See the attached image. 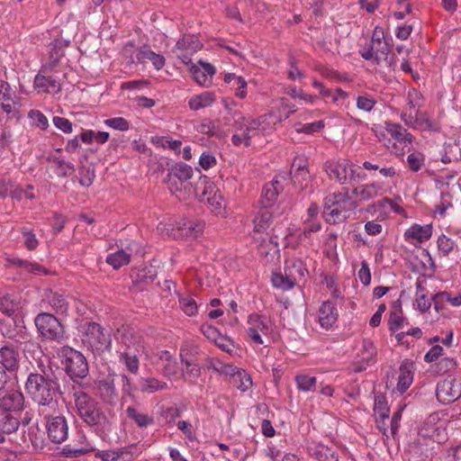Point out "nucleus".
<instances>
[{"label":"nucleus","mask_w":461,"mask_h":461,"mask_svg":"<svg viewBox=\"0 0 461 461\" xmlns=\"http://www.w3.org/2000/svg\"><path fill=\"white\" fill-rule=\"evenodd\" d=\"M94 450V446L86 440L85 436H79L77 440H74L64 448V452L71 456H78Z\"/></svg>","instance_id":"27"},{"label":"nucleus","mask_w":461,"mask_h":461,"mask_svg":"<svg viewBox=\"0 0 461 461\" xmlns=\"http://www.w3.org/2000/svg\"><path fill=\"white\" fill-rule=\"evenodd\" d=\"M14 101L12 96V90L9 84L0 80V107L6 113H12Z\"/></svg>","instance_id":"32"},{"label":"nucleus","mask_w":461,"mask_h":461,"mask_svg":"<svg viewBox=\"0 0 461 461\" xmlns=\"http://www.w3.org/2000/svg\"><path fill=\"white\" fill-rule=\"evenodd\" d=\"M318 320L320 325L325 329H330L338 320V311L332 302H324L319 309Z\"/></svg>","instance_id":"21"},{"label":"nucleus","mask_w":461,"mask_h":461,"mask_svg":"<svg viewBox=\"0 0 461 461\" xmlns=\"http://www.w3.org/2000/svg\"><path fill=\"white\" fill-rule=\"evenodd\" d=\"M50 304L58 314H64L68 309V303L66 298L58 294H55L50 297Z\"/></svg>","instance_id":"46"},{"label":"nucleus","mask_w":461,"mask_h":461,"mask_svg":"<svg viewBox=\"0 0 461 461\" xmlns=\"http://www.w3.org/2000/svg\"><path fill=\"white\" fill-rule=\"evenodd\" d=\"M20 356L17 350L11 346L0 348V363L7 370H15L18 367Z\"/></svg>","instance_id":"28"},{"label":"nucleus","mask_w":461,"mask_h":461,"mask_svg":"<svg viewBox=\"0 0 461 461\" xmlns=\"http://www.w3.org/2000/svg\"><path fill=\"white\" fill-rule=\"evenodd\" d=\"M63 363L67 373L72 378H84L88 374V365L86 357L72 348L62 349Z\"/></svg>","instance_id":"8"},{"label":"nucleus","mask_w":461,"mask_h":461,"mask_svg":"<svg viewBox=\"0 0 461 461\" xmlns=\"http://www.w3.org/2000/svg\"><path fill=\"white\" fill-rule=\"evenodd\" d=\"M181 59L182 61L189 68L194 79L198 83V85H201V72L199 66L202 64V60L197 59L196 63H193L192 59L186 54H183Z\"/></svg>","instance_id":"50"},{"label":"nucleus","mask_w":461,"mask_h":461,"mask_svg":"<svg viewBox=\"0 0 461 461\" xmlns=\"http://www.w3.org/2000/svg\"><path fill=\"white\" fill-rule=\"evenodd\" d=\"M323 127H324L323 122L321 121H319V122L301 125L300 128H296V131L312 134L315 131H318L319 130H321Z\"/></svg>","instance_id":"64"},{"label":"nucleus","mask_w":461,"mask_h":461,"mask_svg":"<svg viewBox=\"0 0 461 461\" xmlns=\"http://www.w3.org/2000/svg\"><path fill=\"white\" fill-rule=\"evenodd\" d=\"M34 87L38 92L56 94L61 89V84L52 77L37 75L34 78Z\"/></svg>","instance_id":"24"},{"label":"nucleus","mask_w":461,"mask_h":461,"mask_svg":"<svg viewBox=\"0 0 461 461\" xmlns=\"http://www.w3.org/2000/svg\"><path fill=\"white\" fill-rule=\"evenodd\" d=\"M415 297L417 307L420 312H425L430 308L431 302L428 298V292L420 280H417L416 282Z\"/></svg>","instance_id":"35"},{"label":"nucleus","mask_w":461,"mask_h":461,"mask_svg":"<svg viewBox=\"0 0 461 461\" xmlns=\"http://www.w3.org/2000/svg\"><path fill=\"white\" fill-rule=\"evenodd\" d=\"M56 173L59 176H69L74 172V166L62 159H58L56 161Z\"/></svg>","instance_id":"59"},{"label":"nucleus","mask_w":461,"mask_h":461,"mask_svg":"<svg viewBox=\"0 0 461 461\" xmlns=\"http://www.w3.org/2000/svg\"><path fill=\"white\" fill-rule=\"evenodd\" d=\"M308 453L318 461H338L335 451L322 444H312L307 447Z\"/></svg>","instance_id":"26"},{"label":"nucleus","mask_w":461,"mask_h":461,"mask_svg":"<svg viewBox=\"0 0 461 461\" xmlns=\"http://www.w3.org/2000/svg\"><path fill=\"white\" fill-rule=\"evenodd\" d=\"M128 417L132 419L134 422L140 428L148 427L153 423V418L147 413L138 411L133 407H128L126 409Z\"/></svg>","instance_id":"39"},{"label":"nucleus","mask_w":461,"mask_h":461,"mask_svg":"<svg viewBox=\"0 0 461 461\" xmlns=\"http://www.w3.org/2000/svg\"><path fill=\"white\" fill-rule=\"evenodd\" d=\"M157 229L161 236L172 237L174 239L177 237L176 233H175V231H174L173 223L171 221H169V222L161 221L158 224Z\"/></svg>","instance_id":"63"},{"label":"nucleus","mask_w":461,"mask_h":461,"mask_svg":"<svg viewBox=\"0 0 461 461\" xmlns=\"http://www.w3.org/2000/svg\"><path fill=\"white\" fill-rule=\"evenodd\" d=\"M407 163L412 171L417 172L424 165V156L420 153H411L407 157Z\"/></svg>","instance_id":"57"},{"label":"nucleus","mask_w":461,"mask_h":461,"mask_svg":"<svg viewBox=\"0 0 461 461\" xmlns=\"http://www.w3.org/2000/svg\"><path fill=\"white\" fill-rule=\"evenodd\" d=\"M78 330L83 336V342L94 352L100 354L110 350L112 344L110 332L104 330L98 323H81Z\"/></svg>","instance_id":"5"},{"label":"nucleus","mask_w":461,"mask_h":461,"mask_svg":"<svg viewBox=\"0 0 461 461\" xmlns=\"http://www.w3.org/2000/svg\"><path fill=\"white\" fill-rule=\"evenodd\" d=\"M357 207L348 190L328 194L323 201V217L330 224H338L347 221L349 212Z\"/></svg>","instance_id":"2"},{"label":"nucleus","mask_w":461,"mask_h":461,"mask_svg":"<svg viewBox=\"0 0 461 461\" xmlns=\"http://www.w3.org/2000/svg\"><path fill=\"white\" fill-rule=\"evenodd\" d=\"M75 405L77 414L88 425H96L103 419L97 403L88 394L78 391L74 393Z\"/></svg>","instance_id":"7"},{"label":"nucleus","mask_w":461,"mask_h":461,"mask_svg":"<svg viewBox=\"0 0 461 461\" xmlns=\"http://www.w3.org/2000/svg\"><path fill=\"white\" fill-rule=\"evenodd\" d=\"M203 176V195L212 194L207 198L208 208L216 216H224L226 212L225 201L213 182L205 180Z\"/></svg>","instance_id":"16"},{"label":"nucleus","mask_w":461,"mask_h":461,"mask_svg":"<svg viewBox=\"0 0 461 461\" xmlns=\"http://www.w3.org/2000/svg\"><path fill=\"white\" fill-rule=\"evenodd\" d=\"M198 354L199 347L191 344L185 345L180 351L181 362L185 366L184 375L190 381L200 375Z\"/></svg>","instance_id":"13"},{"label":"nucleus","mask_w":461,"mask_h":461,"mask_svg":"<svg viewBox=\"0 0 461 461\" xmlns=\"http://www.w3.org/2000/svg\"><path fill=\"white\" fill-rule=\"evenodd\" d=\"M141 345L137 341L126 338L122 341V345L118 349L119 361L121 364L132 374H136L139 370L138 354L141 349Z\"/></svg>","instance_id":"11"},{"label":"nucleus","mask_w":461,"mask_h":461,"mask_svg":"<svg viewBox=\"0 0 461 461\" xmlns=\"http://www.w3.org/2000/svg\"><path fill=\"white\" fill-rule=\"evenodd\" d=\"M24 406V398L19 390L0 392V410L21 416Z\"/></svg>","instance_id":"18"},{"label":"nucleus","mask_w":461,"mask_h":461,"mask_svg":"<svg viewBox=\"0 0 461 461\" xmlns=\"http://www.w3.org/2000/svg\"><path fill=\"white\" fill-rule=\"evenodd\" d=\"M391 49L384 39V31L375 27L370 42L359 50L360 56L366 60L373 59L379 66L393 68L395 56H390Z\"/></svg>","instance_id":"3"},{"label":"nucleus","mask_w":461,"mask_h":461,"mask_svg":"<svg viewBox=\"0 0 461 461\" xmlns=\"http://www.w3.org/2000/svg\"><path fill=\"white\" fill-rule=\"evenodd\" d=\"M412 383V374L411 370L405 366H402L400 368V375L398 378L397 389L401 393H404Z\"/></svg>","instance_id":"42"},{"label":"nucleus","mask_w":461,"mask_h":461,"mask_svg":"<svg viewBox=\"0 0 461 461\" xmlns=\"http://www.w3.org/2000/svg\"><path fill=\"white\" fill-rule=\"evenodd\" d=\"M436 395L437 399L444 404L454 402L461 396V381L447 377L438 382Z\"/></svg>","instance_id":"14"},{"label":"nucleus","mask_w":461,"mask_h":461,"mask_svg":"<svg viewBox=\"0 0 461 461\" xmlns=\"http://www.w3.org/2000/svg\"><path fill=\"white\" fill-rule=\"evenodd\" d=\"M285 270L294 285L303 280L307 274V269L300 259L287 261Z\"/></svg>","instance_id":"29"},{"label":"nucleus","mask_w":461,"mask_h":461,"mask_svg":"<svg viewBox=\"0 0 461 461\" xmlns=\"http://www.w3.org/2000/svg\"><path fill=\"white\" fill-rule=\"evenodd\" d=\"M179 303L181 309L186 315H194L198 311V305L196 302L190 296H182L179 299Z\"/></svg>","instance_id":"54"},{"label":"nucleus","mask_w":461,"mask_h":461,"mask_svg":"<svg viewBox=\"0 0 461 461\" xmlns=\"http://www.w3.org/2000/svg\"><path fill=\"white\" fill-rule=\"evenodd\" d=\"M385 130L391 138L401 145L402 150L411 144L413 140V136L398 123L386 122ZM394 147L397 149L396 143H394Z\"/></svg>","instance_id":"20"},{"label":"nucleus","mask_w":461,"mask_h":461,"mask_svg":"<svg viewBox=\"0 0 461 461\" xmlns=\"http://www.w3.org/2000/svg\"><path fill=\"white\" fill-rule=\"evenodd\" d=\"M271 281L275 287L282 290H289L295 285L285 272V275L277 273L273 274Z\"/></svg>","instance_id":"45"},{"label":"nucleus","mask_w":461,"mask_h":461,"mask_svg":"<svg viewBox=\"0 0 461 461\" xmlns=\"http://www.w3.org/2000/svg\"><path fill=\"white\" fill-rule=\"evenodd\" d=\"M404 318L402 316L401 306H394V309L390 313L389 330L393 332L401 329L403 325Z\"/></svg>","instance_id":"44"},{"label":"nucleus","mask_w":461,"mask_h":461,"mask_svg":"<svg viewBox=\"0 0 461 461\" xmlns=\"http://www.w3.org/2000/svg\"><path fill=\"white\" fill-rule=\"evenodd\" d=\"M52 122L53 124L64 133H71L73 131L72 123L67 118L54 116Z\"/></svg>","instance_id":"60"},{"label":"nucleus","mask_w":461,"mask_h":461,"mask_svg":"<svg viewBox=\"0 0 461 461\" xmlns=\"http://www.w3.org/2000/svg\"><path fill=\"white\" fill-rule=\"evenodd\" d=\"M440 301H448L453 306L461 305V296L451 297L450 294L447 292H442L435 294L433 296L434 306L436 310H438V302Z\"/></svg>","instance_id":"56"},{"label":"nucleus","mask_w":461,"mask_h":461,"mask_svg":"<svg viewBox=\"0 0 461 461\" xmlns=\"http://www.w3.org/2000/svg\"><path fill=\"white\" fill-rule=\"evenodd\" d=\"M232 382L241 392H246L252 386L251 377L244 370L239 371Z\"/></svg>","instance_id":"47"},{"label":"nucleus","mask_w":461,"mask_h":461,"mask_svg":"<svg viewBox=\"0 0 461 461\" xmlns=\"http://www.w3.org/2000/svg\"><path fill=\"white\" fill-rule=\"evenodd\" d=\"M47 433L50 439L54 443H62L68 438V426L63 416H51L47 418Z\"/></svg>","instance_id":"17"},{"label":"nucleus","mask_w":461,"mask_h":461,"mask_svg":"<svg viewBox=\"0 0 461 461\" xmlns=\"http://www.w3.org/2000/svg\"><path fill=\"white\" fill-rule=\"evenodd\" d=\"M123 56L130 59L131 62H134L135 59L140 63L151 62L153 67L159 70L165 65V59L163 56L155 53L148 47L136 49L133 44H127L122 50Z\"/></svg>","instance_id":"10"},{"label":"nucleus","mask_w":461,"mask_h":461,"mask_svg":"<svg viewBox=\"0 0 461 461\" xmlns=\"http://www.w3.org/2000/svg\"><path fill=\"white\" fill-rule=\"evenodd\" d=\"M131 249L130 248L117 249L107 255L106 262L113 269H119L120 267L127 265L131 260Z\"/></svg>","instance_id":"30"},{"label":"nucleus","mask_w":461,"mask_h":461,"mask_svg":"<svg viewBox=\"0 0 461 461\" xmlns=\"http://www.w3.org/2000/svg\"><path fill=\"white\" fill-rule=\"evenodd\" d=\"M28 118L35 126L41 130H46L49 127L47 117L39 110H31L28 113Z\"/></svg>","instance_id":"53"},{"label":"nucleus","mask_w":461,"mask_h":461,"mask_svg":"<svg viewBox=\"0 0 461 461\" xmlns=\"http://www.w3.org/2000/svg\"><path fill=\"white\" fill-rule=\"evenodd\" d=\"M95 456L103 461H131L134 456L129 447H122L115 450H99Z\"/></svg>","instance_id":"22"},{"label":"nucleus","mask_w":461,"mask_h":461,"mask_svg":"<svg viewBox=\"0 0 461 461\" xmlns=\"http://www.w3.org/2000/svg\"><path fill=\"white\" fill-rule=\"evenodd\" d=\"M357 276L360 282L364 285H369L371 282V272L368 266V263L366 260L361 262V267L358 270Z\"/></svg>","instance_id":"61"},{"label":"nucleus","mask_w":461,"mask_h":461,"mask_svg":"<svg viewBox=\"0 0 461 461\" xmlns=\"http://www.w3.org/2000/svg\"><path fill=\"white\" fill-rule=\"evenodd\" d=\"M39 332L46 339L60 341L63 339V328L59 321L50 313H41L35 318Z\"/></svg>","instance_id":"12"},{"label":"nucleus","mask_w":461,"mask_h":461,"mask_svg":"<svg viewBox=\"0 0 461 461\" xmlns=\"http://www.w3.org/2000/svg\"><path fill=\"white\" fill-rule=\"evenodd\" d=\"M362 347L363 348L360 353L361 360L366 365L373 363L376 354V349L374 344L369 340H364Z\"/></svg>","instance_id":"48"},{"label":"nucleus","mask_w":461,"mask_h":461,"mask_svg":"<svg viewBox=\"0 0 461 461\" xmlns=\"http://www.w3.org/2000/svg\"><path fill=\"white\" fill-rule=\"evenodd\" d=\"M25 390L31 398L41 405H50L58 392L56 382L41 374H30L25 383Z\"/></svg>","instance_id":"4"},{"label":"nucleus","mask_w":461,"mask_h":461,"mask_svg":"<svg viewBox=\"0 0 461 461\" xmlns=\"http://www.w3.org/2000/svg\"><path fill=\"white\" fill-rule=\"evenodd\" d=\"M295 383L300 391L312 392L315 390L317 379L308 375H298L295 376Z\"/></svg>","instance_id":"41"},{"label":"nucleus","mask_w":461,"mask_h":461,"mask_svg":"<svg viewBox=\"0 0 461 461\" xmlns=\"http://www.w3.org/2000/svg\"><path fill=\"white\" fill-rule=\"evenodd\" d=\"M19 308V300L12 295H4L0 300V311L9 317L14 316Z\"/></svg>","instance_id":"36"},{"label":"nucleus","mask_w":461,"mask_h":461,"mask_svg":"<svg viewBox=\"0 0 461 461\" xmlns=\"http://www.w3.org/2000/svg\"><path fill=\"white\" fill-rule=\"evenodd\" d=\"M152 143L157 146H160L164 149H169L175 151L176 153L180 152L181 141L176 140H172L169 137H153L151 139Z\"/></svg>","instance_id":"43"},{"label":"nucleus","mask_w":461,"mask_h":461,"mask_svg":"<svg viewBox=\"0 0 461 461\" xmlns=\"http://www.w3.org/2000/svg\"><path fill=\"white\" fill-rule=\"evenodd\" d=\"M169 174H171L172 180L177 178L180 181V185H183L186 180L192 177L193 169L185 163H178L172 168Z\"/></svg>","instance_id":"37"},{"label":"nucleus","mask_w":461,"mask_h":461,"mask_svg":"<svg viewBox=\"0 0 461 461\" xmlns=\"http://www.w3.org/2000/svg\"><path fill=\"white\" fill-rule=\"evenodd\" d=\"M286 181V177L282 176L266 184L258 202L259 206L265 209H271L276 203L278 194L284 190Z\"/></svg>","instance_id":"15"},{"label":"nucleus","mask_w":461,"mask_h":461,"mask_svg":"<svg viewBox=\"0 0 461 461\" xmlns=\"http://www.w3.org/2000/svg\"><path fill=\"white\" fill-rule=\"evenodd\" d=\"M223 126L226 125L223 123L222 119L217 121L209 120L208 122H203V134L218 139H224L228 137L229 130H224L222 128Z\"/></svg>","instance_id":"33"},{"label":"nucleus","mask_w":461,"mask_h":461,"mask_svg":"<svg viewBox=\"0 0 461 461\" xmlns=\"http://www.w3.org/2000/svg\"><path fill=\"white\" fill-rule=\"evenodd\" d=\"M437 243L438 253L442 257H447L453 250L455 246V241L445 235L439 236Z\"/></svg>","instance_id":"49"},{"label":"nucleus","mask_w":461,"mask_h":461,"mask_svg":"<svg viewBox=\"0 0 461 461\" xmlns=\"http://www.w3.org/2000/svg\"><path fill=\"white\" fill-rule=\"evenodd\" d=\"M432 235V227L430 224L424 226L419 224L411 225L404 233L405 240L416 245L430 239Z\"/></svg>","instance_id":"19"},{"label":"nucleus","mask_w":461,"mask_h":461,"mask_svg":"<svg viewBox=\"0 0 461 461\" xmlns=\"http://www.w3.org/2000/svg\"><path fill=\"white\" fill-rule=\"evenodd\" d=\"M162 372L165 376L171 378L178 374L177 363L175 359L166 362L162 366Z\"/></svg>","instance_id":"62"},{"label":"nucleus","mask_w":461,"mask_h":461,"mask_svg":"<svg viewBox=\"0 0 461 461\" xmlns=\"http://www.w3.org/2000/svg\"><path fill=\"white\" fill-rule=\"evenodd\" d=\"M223 123L232 126L235 132L231 137V142L235 147L241 145L249 147L251 139L258 134L260 122L256 119L245 117L240 111H230L222 117Z\"/></svg>","instance_id":"1"},{"label":"nucleus","mask_w":461,"mask_h":461,"mask_svg":"<svg viewBox=\"0 0 461 461\" xmlns=\"http://www.w3.org/2000/svg\"><path fill=\"white\" fill-rule=\"evenodd\" d=\"M324 170L330 180H334L341 185L360 177L356 172V166L347 159L327 161L324 164Z\"/></svg>","instance_id":"6"},{"label":"nucleus","mask_w":461,"mask_h":461,"mask_svg":"<svg viewBox=\"0 0 461 461\" xmlns=\"http://www.w3.org/2000/svg\"><path fill=\"white\" fill-rule=\"evenodd\" d=\"M203 335L221 350L227 353H230L233 350V342L227 337L221 334L218 330L208 326L206 330H203Z\"/></svg>","instance_id":"23"},{"label":"nucleus","mask_w":461,"mask_h":461,"mask_svg":"<svg viewBox=\"0 0 461 461\" xmlns=\"http://www.w3.org/2000/svg\"><path fill=\"white\" fill-rule=\"evenodd\" d=\"M21 416L6 411L0 410V432L11 434L15 432L20 426Z\"/></svg>","instance_id":"25"},{"label":"nucleus","mask_w":461,"mask_h":461,"mask_svg":"<svg viewBox=\"0 0 461 461\" xmlns=\"http://www.w3.org/2000/svg\"><path fill=\"white\" fill-rule=\"evenodd\" d=\"M375 104V99L369 95H358L356 99V105L357 109L366 113L371 112Z\"/></svg>","instance_id":"52"},{"label":"nucleus","mask_w":461,"mask_h":461,"mask_svg":"<svg viewBox=\"0 0 461 461\" xmlns=\"http://www.w3.org/2000/svg\"><path fill=\"white\" fill-rule=\"evenodd\" d=\"M381 191V185L376 183L361 185L352 190V194L361 201H367L376 197Z\"/></svg>","instance_id":"31"},{"label":"nucleus","mask_w":461,"mask_h":461,"mask_svg":"<svg viewBox=\"0 0 461 461\" xmlns=\"http://www.w3.org/2000/svg\"><path fill=\"white\" fill-rule=\"evenodd\" d=\"M6 260L9 264L17 266L19 267L24 268L28 272L36 274V275H47L48 271L42 267L41 266L36 263H30L28 261H24L16 258H7Z\"/></svg>","instance_id":"38"},{"label":"nucleus","mask_w":461,"mask_h":461,"mask_svg":"<svg viewBox=\"0 0 461 461\" xmlns=\"http://www.w3.org/2000/svg\"><path fill=\"white\" fill-rule=\"evenodd\" d=\"M416 118L417 122L415 124V129H419L420 131L434 130L432 122L427 113L417 111Z\"/></svg>","instance_id":"55"},{"label":"nucleus","mask_w":461,"mask_h":461,"mask_svg":"<svg viewBox=\"0 0 461 461\" xmlns=\"http://www.w3.org/2000/svg\"><path fill=\"white\" fill-rule=\"evenodd\" d=\"M408 98V108H406V111H419L416 109L417 106H420V100L421 99V95L416 90L411 89L408 92L407 95Z\"/></svg>","instance_id":"58"},{"label":"nucleus","mask_w":461,"mask_h":461,"mask_svg":"<svg viewBox=\"0 0 461 461\" xmlns=\"http://www.w3.org/2000/svg\"><path fill=\"white\" fill-rule=\"evenodd\" d=\"M167 388V383L157 378H145L141 380L140 389L144 393H153Z\"/></svg>","instance_id":"40"},{"label":"nucleus","mask_w":461,"mask_h":461,"mask_svg":"<svg viewBox=\"0 0 461 461\" xmlns=\"http://www.w3.org/2000/svg\"><path fill=\"white\" fill-rule=\"evenodd\" d=\"M104 123L105 126L120 131H127L130 129V122L122 117L106 119Z\"/></svg>","instance_id":"51"},{"label":"nucleus","mask_w":461,"mask_h":461,"mask_svg":"<svg viewBox=\"0 0 461 461\" xmlns=\"http://www.w3.org/2000/svg\"><path fill=\"white\" fill-rule=\"evenodd\" d=\"M246 333L251 344L260 346L265 344L263 337H267L272 331L271 323L267 318L258 314L249 316Z\"/></svg>","instance_id":"9"},{"label":"nucleus","mask_w":461,"mask_h":461,"mask_svg":"<svg viewBox=\"0 0 461 461\" xmlns=\"http://www.w3.org/2000/svg\"><path fill=\"white\" fill-rule=\"evenodd\" d=\"M273 217V212L270 209L260 207L258 214L253 220L254 230L256 232H263L270 226V221Z\"/></svg>","instance_id":"34"}]
</instances>
